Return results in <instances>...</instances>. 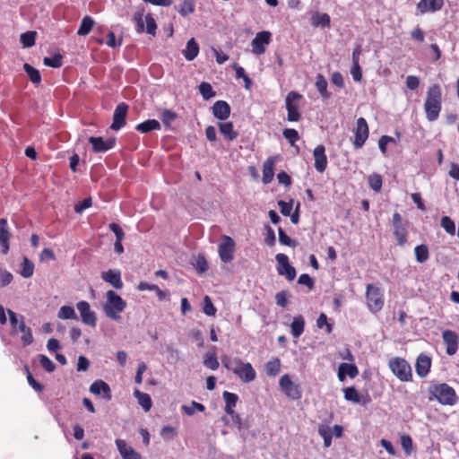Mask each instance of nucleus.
Segmentation results:
<instances>
[{
    "label": "nucleus",
    "mask_w": 459,
    "mask_h": 459,
    "mask_svg": "<svg viewBox=\"0 0 459 459\" xmlns=\"http://www.w3.org/2000/svg\"><path fill=\"white\" fill-rule=\"evenodd\" d=\"M221 363L228 370H231L244 383H250L256 377L255 370L249 362H243L239 358L222 355Z\"/></svg>",
    "instance_id": "obj_1"
},
{
    "label": "nucleus",
    "mask_w": 459,
    "mask_h": 459,
    "mask_svg": "<svg viewBox=\"0 0 459 459\" xmlns=\"http://www.w3.org/2000/svg\"><path fill=\"white\" fill-rule=\"evenodd\" d=\"M442 108V91L438 84H433L427 91V97L424 103L426 117L429 121H435L438 118Z\"/></svg>",
    "instance_id": "obj_2"
},
{
    "label": "nucleus",
    "mask_w": 459,
    "mask_h": 459,
    "mask_svg": "<svg viewBox=\"0 0 459 459\" xmlns=\"http://www.w3.org/2000/svg\"><path fill=\"white\" fill-rule=\"evenodd\" d=\"M430 400L435 399L442 405L456 404L458 397L455 389L446 383H432L428 388Z\"/></svg>",
    "instance_id": "obj_3"
},
{
    "label": "nucleus",
    "mask_w": 459,
    "mask_h": 459,
    "mask_svg": "<svg viewBox=\"0 0 459 459\" xmlns=\"http://www.w3.org/2000/svg\"><path fill=\"white\" fill-rule=\"evenodd\" d=\"M107 301L103 305V310L108 317L118 321L120 314L126 307V302L114 290H108L106 293Z\"/></svg>",
    "instance_id": "obj_4"
},
{
    "label": "nucleus",
    "mask_w": 459,
    "mask_h": 459,
    "mask_svg": "<svg viewBox=\"0 0 459 459\" xmlns=\"http://www.w3.org/2000/svg\"><path fill=\"white\" fill-rule=\"evenodd\" d=\"M388 366L393 374L402 382L411 380V368L410 364L402 358H393L389 360Z\"/></svg>",
    "instance_id": "obj_5"
},
{
    "label": "nucleus",
    "mask_w": 459,
    "mask_h": 459,
    "mask_svg": "<svg viewBox=\"0 0 459 459\" xmlns=\"http://www.w3.org/2000/svg\"><path fill=\"white\" fill-rule=\"evenodd\" d=\"M302 95L297 91H290L285 100V106L287 109V120L289 122H298L301 118V114L299 111V101Z\"/></svg>",
    "instance_id": "obj_6"
},
{
    "label": "nucleus",
    "mask_w": 459,
    "mask_h": 459,
    "mask_svg": "<svg viewBox=\"0 0 459 459\" xmlns=\"http://www.w3.org/2000/svg\"><path fill=\"white\" fill-rule=\"evenodd\" d=\"M366 298L368 307L370 311L377 313L384 306V296L381 290L373 284H368L366 289Z\"/></svg>",
    "instance_id": "obj_7"
},
{
    "label": "nucleus",
    "mask_w": 459,
    "mask_h": 459,
    "mask_svg": "<svg viewBox=\"0 0 459 459\" xmlns=\"http://www.w3.org/2000/svg\"><path fill=\"white\" fill-rule=\"evenodd\" d=\"M279 385L284 394L291 400H299L302 396L299 385L293 383L288 374L281 376Z\"/></svg>",
    "instance_id": "obj_8"
},
{
    "label": "nucleus",
    "mask_w": 459,
    "mask_h": 459,
    "mask_svg": "<svg viewBox=\"0 0 459 459\" xmlns=\"http://www.w3.org/2000/svg\"><path fill=\"white\" fill-rule=\"evenodd\" d=\"M236 244L234 240L229 236H223L221 242L218 247V253L221 260L227 264L234 259Z\"/></svg>",
    "instance_id": "obj_9"
},
{
    "label": "nucleus",
    "mask_w": 459,
    "mask_h": 459,
    "mask_svg": "<svg viewBox=\"0 0 459 459\" xmlns=\"http://www.w3.org/2000/svg\"><path fill=\"white\" fill-rule=\"evenodd\" d=\"M369 129L364 117H359L354 129L353 145L356 149H360L368 138Z\"/></svg>",
    "instance_id": "obj_10"
},
{
    "label": "nucleus",
    "mask_w": 459,
    "mask_h": 459,
    "mask_svg": "<svg viewBox=\"0 0 459 459\" xmlns=\"http://www.w3.org/2000/svg\"><path fill=\"white\" fill-rule=\"evenodd\" d=\"M277 272L280 275H284L288 281H293L296 277L295 268L290 264L289 257L285 254H277Z\"/></svg>",
    "instance_id": "obj_11"
},
{
    "label": "nucleus",
    "mask_w": 459,
    "mask_h": 459,
    "mask_svg": "<svg viewBox=\"0 0 459 459\" xmlns=\"http://www.w3.org/2000/svg\"><path fill=\"white\" fill-rule=\"evenodd\" d=\"M76 308L80 313L81 320L83 324L91 327H96L97 316L95 312L91 309V306L88 301H79L76 304Z\"/></svg>",
    "instance_id": "obj_12"
},
{
    "label": "nucleus",
    "mask_w": 459,
    "mask_h": 459,
    "mask_svg": "<svg viewBox=\"0 0 459 459\" xmlns=\"http://www.w3.org/2000/svg\"><path fill=\"white\" fill-rule=\"evenodd\" d=\"M272 40L270 31L263 30L258 32L251 42L252 52L255 55H262L265 52V45H269Z\"/></svg>",
    "instance_id": "obj_13"
},
{
    "label": "nucleus",
    "mask_w": 459,
    "mask_h": 459,
    "mask_svg": "<svg viewBox=\"0 0 459 459\" xmlns=\"http://www.w3.org/2000/svg\"><path fill=\"white\" fill-rule=\"evenodd\" d=\"M127 111L128 105L125 102H121L116 107L113 114V122L110 126L112 130L118 131L125 126Z\"/></svg>",
    "instance_id": "obj_14"
},
{
    "label": "nucleus",
    "mask_w": 459,
    "mask_h": 459,
    "mask_svg": "<svg viewBox=\"0 0 459 459\" xmlns=\"http://www.w3.org/2000/svg\"><path fill=\"white\" fill-rule=\"evenodd\" d=\"M442 339L446 345V352L449 356L455 355L459 348V336L452 330H445L442 333Z\"/></svg>",
    "instance_id": "obj_15"
},
{
    "label": "nucleus",
    "mask_w": 459,
    "mask_h": 459,
    "mask_svg": "<svg viewBox=\"0 0 459 459\" xmlns=\"http://www.w3.org/2000/svg\"><path fill=\"white\" fill-rule=\"evenodd\" d=\"M12 233L10 231L6 219H0V246L4 255H7L10 250V239Z\"/></svg>",
    "instance_id": "obj_16"
},
{
    "label": "nucleus",
    "mask_w": 459,
    "mask_h": 459,
    "mask_svg": "<svg viewBox=\"0 0 459 459\" xmlns=\"http://www.w3.org/2000/svg\"><path fill=\"white\" fill-rule=\"evenodd\" d=\"M89 142L92 145L94 152H105L111 150L116 144V138H108L104 140L102 137L91 136Z\"/></svg>",
    "instance_id": "obj_17"
},
{
    "label": "nucleus",
    "mask_w": 459,
    "mask_h": 459,
    "mask_svg": "<svg viewBox=\"0 0 459 459\" xmlns=\"http://www.w3.org/2000/svg\"><path fill=\"white\" fill-rule=\"evenodd\" d=\"M444 0H420L417 4V11L420 14L427 13H436L442 9Z\"/></svg>",
    "instance_id": "obj_18"
},
{
    "label": "nucleus",
    "mask_w": 459,
    "mask_h": 459,
    "mask_svg": "<svg viewBox=\"0 0 459 459\" xmlns=\"http://www.w3.org/2000/svg\"><path fill=\"white\" fill-rule=\"evenodd\" d=\"M315 159V169L319 173H323L327 167V157L325 155V148L323 144L317 145L313 152Z\"/></svg>",
    "instance_id": "obj_19"
},
{
    "label": "nucleus",
    "mask_w": 459,
    "mask_h": 459,
    "mask_svg": "<svg viewBox=\"0 0 459 459\" xmlns=\"http://www.w3.org/2000/svg\"><path fill=\"white\" fill-rule=\"evenodd\" d=\"M101 279L109 283L115 289L120 290L123 288V281L121 279V272L119 270H108L101 273Z\"/></svg>",
    "instance_id": "obj_20"
},
{
    "label": "nucleus",
    "mask_w": 459,
    "mask_h": 459,
    "mask_svg": "<svg viewBox=\"0 0 459 459\" xmlns=\"http://www.w3.org/2000/svg\"><path fill=\"white\" fill-rule=\"evenodd\" d=\"M116 445L120 455L122 456V459H142L141 455L133 447L127 446L125 440L117 439Z\"/></svg>",
    "instance_id": "obj_21"
},
{
    "label": "nucleus",
    "mask_w": 459,
    "mask_h": 459,
    "mask_svg": "<svg viewBox=\"0 0 459 459\" xmlns=\"http://www.w3.org/2000/svg\"><path fill=\"white\" fill-rule=\"evenodd\" d=\"M212 111L216 118L226 120L230 115V106L225 100H217L212 105Z\"/></svg>",
    "instance_id": "obj_22"
},
{
    "label": "nucleus",
    "mask_w": 459,
    "mask_h": 459,
    "mask_svg": "<svg viewBox=\"0 0 459 459\" xmlns=\"http://www.w3.org/2000/svg\"><path fill=\"white\" fill-rule=\"evenodd\" d=\"M90 392L95 395L103 393V397L107 401L111 400V390L109 385L101 379L95 380L90 386Z\"/></svg>",
    "instance_id": "obj_23"
},
{
    "label": "nucleus",
    "mask_w": 459,
    "mask_h": 459,
    "mask_svg": "<svg viewBox=\"0 0 459 459\" xmlns=\"http://www.w3.org/2000/svg\"><path fill=\"white\" fill-rule=\"evenodd\" d=\"M431 359L429 356L420 354L415 365L416 373L420 377H425L430 369Z\"/></svg>",
    "instance_id": "obj_24"
},
{
    "label": "nucleus",
    "mask_w": 459,
    "mask_h": 459,
    "mask_svg": "<svg viewBox=\"0 0 459 459\" xmlns=\"http://www.w3.org/2000/svg\"><path fill=\"white\" fill-rule=\"evenodd\" d=\"M276 159L274 157H269L263 165V182L264 184H269L274 176V165Z\"/></svg>",
    "instance_id": "obj_25"
},
{
    "label": "nucleus",
    "mask_w": 459,
    "mask_h": 459,
    "mask_svg": "<svg viewBox=\"0 0 459 459\" xmlns=\"http://www.w3.org/2000/svg\"><path fill=\"white\" fill-rule=\"evenodd\" d=\"M219 131L223 137L228 141H234L237 139L238 133L234 130L232 122H220L218 124Z\"/></svg>",
    "instance_id": "obj_26"
},
{
    "label": "nucleus",
    "mask_w": 459,
    "mask_h": 459,
    "mask_svg": "<svg viewBox=\"0 0 459 459\" xmlns=\"http://www.w3.org/2000/svg\"><path fill=\"white\" fill-rule=\"evenodd\" d=\"M203 363L207 368L212 370L218 369L220 363L217 359L215 346L212 347V349L204 354Z\"/></svg>",
    "instance_id": "obj_27"
},
{
    "label": "nucleus",
    "mask_w": 459,
    "mask_h": 459,
    "mask_svg": "<svg viewBox=\"0 0 459 459\" xmlns=\"http://www.w3.org/2000/svg\"><path fill=\"white\" fill-rule=\"evenodd\" d=\"M18 330L22 333L21 337L22 343L25 346H28L33 342L32 332L30 327H28L24 322V317L22 316L19 325H17Z\"/></svg>",
    "instance_id": "obj_28"
},
{
    "label": "nucleus",
    "mask_w": 459,
    "mask_h": 459,
    "mask_svg": "<svg viewBox=\"0 0 459 459\" xmlns=\"http://www.w3.org/2000/svg\"><path fill=\"white\" fill-rule=\"evenodd\" d=\"M222 397L225 401L224 411L226 414H233L234 407L238 401V396L234 393L224 391Z\"/></svg>",
    "instance_id": "obj_29"
},
{
    "label": "nucleus",
    "mask_w": 459,
    "mask_h": 459,
    "mask_svg": "<svg viewBox=\"0 0 459 459\" xmlns=\"http://www.w3.org/2000/svg\"><path fill=\"white\" fill-rule=\"evenodd\" d=\"M199 53V45L194 38L190 39L187 43L186 49L183 51L185 58L188 61L194 60Z\"/></svg>",
    "instance_id": "obj_30"
},
{
    "label": "nucleus",
    "mask_w": 459,
    "mask_h": 459,
    "mask_svg": "<svg viewBox=\"0 0 459 459\" xmlns=\"http://www.w3.org/2000/svg\"><path fill=\"white\" fill-rule=\"evenodd\" d=\"M135 129L138 132H141L143 134L149 133L153 130H160V124L156 119H148L143 123L138 124L135 126Z\"/></svg>",
    "instance_id": "obj_31"
},
{
    "label": "nucleus",
    "mask_w": 459,
    "mask_h": 459,
    "mask_svg": "<svg viewBox=\"0 0 459 459\" xmlns=\"http://www.w3.org/2000/svg\"><path fill=\"white\" fill-rule=\"evenodd\" d=\"M311 24L314 27L329 28L331 25L330 16L325 13H317L311 17Z\"/></svg>",
    "instance_id": "obj_32"
},
{
    "label": "nucleus",
    "mask_w": 459,
    "mask_h": 459,
    "mask_svg": "<svg viewBox=\"0 0 459 459\" xmlns=\"http://www.w3.org/2000/svg\"><path fill=\"white\" fill-rule=\"evenodd\" d=\"M304 328H305L304 317L302 316H295L293 318L292 323L290 324V330H291L292 336L295 338L299 337L303 333Z\"/></svg>",
    "instance_id": "obj_33"
},
{
    "label": "nucleus",
    "mask_w": 459,
    "mask_h": 459,
    "mask_svg": "<svg viewBox=\"0 0 459 459\" xmlns=\"http://www.w3.org/2000/svg\"><path fill=\"white\" fill-rule=\"evenodd\" d=\"M134 395L138 400L139 404L144 409L145 411L151 410L152 403L151 396L148 394L143 393L140 390L135 389L134 391Z\"/></svg>",
    "instance_id": "obj_34"
},
{
    "label": "nucleus",
    "mask_w": 459,
    "mask_h": 459,
    "mask_svg": "<svg viewBox=\"0 0 459 459\" xmlns=\"http://www.w3.org/2000/svg\"><path fill=\"white\" fill-rule=\"evenodd\" d=\"M414 255L416 261L420 264L427 262L429 258V247L425 244H420L415 247Z\"/></svg>",
    "instance_id": "obj_35"
},
{
    "label": "nucleus",
    "mask_w": 459,
    "mask_h": 459,
    "mask_svg": "<svg viewBox=\"0 0 459 459\" xmlns=\"http://www.w3.org/2000/svg\"><path fill=\"white\" fill-rule=\"evenodd\" d=\"M267 376L275 377L281 371V360L278 358H272L264 367Z\"/></svg>",
    "instance_id": "obj_36"
},
{
    "label": "nucleus",
    "mask_w": 459,
    "mask_h": 459,
    "mask_svg": "<svg viewBox=\"0 0 459 459\" xmlns=\"http://www.w3.org/2000/svg\"><path fill=\"white\" fill-rule=\"evenodd\" d=\"M94 25V21L91 16H84L81 22L80 27L78 29L77 34L80 36L88 35L92 30Z\"/></svg>",
    "instance_id": "obj_37"
},
{
    "label": "nucleus",
    "mask_w": 459,
    "mask_h": 459,
    "mask_svg": "<svg viewBox=\"0 0 459 459\" xmlns=\"http://www.w3.org/2000/svg\"><path fill=\"white\" fill-rule=\"evenodd\" d=\"M316 88L319 91L322 98H330V93L327 91V81L321 74H318L316 77Z\"/></svg>",
    "instance_id": "obj_38"
},
{
    "label": "nucleus",
    "mask_w": 459,
    "mask_h": 459,
    "mask_svg": "<svg viewBox=\"0 0 459 459\" xmlns=\"http://www.w3.org/2000/svg\"><path fill=\"white\" fill-rule=\"evenodd\" d=\"M23 69L32 83L39 84L41 82V75L38 69L28 63L23 65Z\"/></svg>",
    "instance_id": "obj_39"
},
{
    "label": "nucleus",
    "mask_w": 459,
    "mask_h": 459,
    "mask_svg": "<svg viewBox=\"0 0 459 459\" xmlns=\"http://www.w3.org/2000/svg\"><path fill=\"white\" fill-rule=\"evenodd\" d=\"M57 316L63 320L78 319L74 308L71 306H62L58 310Z\"/></svg>",
    "instance_id": "obj_40"
},
{
    "label": "nucleus",
    "mask_w": 459,
    "mask_h": 459,
    "mask_svg": "<svg viewBox=\"0 0 459 459\" xmlns=\"http://www.w3.org/2000/svg\"><path fill=\"white\" fill-rule=\"evenodd\" d=\"M394 235L396 238L397 245L400 247H403L407 242V230L403 225L394 226Z\"/></svg>",
    "instance_id": "obj_41"
},
{
    "label": "nucleus",
    "mask_w": 459,
    "mask_h": 459,
    "mask_svg": "<svg viewBox=\"0 0 459 459\" xmlns=\"http://www.w3.org/2000/svg\"><path fill=\"white\" fill-rule=\"evenodd\" d=\"M181 410L185 414L192 416L196 411L204 412L205 411V406L200 403L193 401L189 405H182Z\"/></svg>",
    "instance_id": "obj_42"
},
{
    "label": "nucleus",
    "mask_w": 459,
    "mask_h": 459,
    "mask_svg": "<svg viewBox=\"0 0 459 459\" xmlns=\"http://www.w3.org/2000/svg\"><path fill=\"white\" fill-rule=\"evenodd\" d=\"M369 187L376 193H379L382 189L383 179L381 175L373 173L368 178Z\"/></svg>",
    "instance_id": "obj_43"
},
{
    "label": "nucleus",
    "mask_w": 459,
    "mask_h": 459,
    "mask_svg": "<svg viewBox=\"0 0 459 459\" xmlns=\"http://www.w3.org/2000/svg\"><path fill=\"white\" fill-rule=\"evenodd\" d=\"M21 267V275L22 277L30 278L32 276L34 273V264L30 259L24 257L22 262Z\"/></svg>",
    "instance_id": "obj_44"
},
{
    "label": "nucleus",
    "mask_w": 459,
    "mask_h": 459,
    "mask_svg": "<svg viewBox=\"0 0 459 459\" xmlns=\"http://www.w3.org/2000/svg\"><path fill=\"white\" fill-rule=\"evenodd\" d=\"M43 64L52 68H59L63 65V56L61 54H55L52 57H44Z\"/></svg>",
    "instance_id": "obj_45"
},
{
    "label": "nucleus",
    "mask_w": 459,
    "mask_h": 459,
    "mask_svg": "<svg viewBox=\"0 0 459 459\" xmlns=\"http://www.w3.org/2000/svg\"><path fill=\"white\" fill-rule=\"evenodd\" d=\"M36 36V31H27L21 35L20 41L24 48H30L35 44Z\"/></svg>",
    "instance_id": "obj_46"
},
{
    "label": "nucleus",
    "mask_w": 459,
    "mask_h": 459,
    "mask_svg": "<svg viewBox=\"0 0 459 459\" xmlns=\"http://www.w3.org/2000/svg\"><path fill=\"white\" fill-rule=\"evenodd\" d=\"M318 433L324 439V446L329 447L332 444L331 429L326 425H320L318 427Z\"/></svg>",
    "instance_id": "obj_47"
},
{
    "label": "nucleus",
    "mask_w": 459,
    "mask_h": 459,
    "mask_svg": "<svg viewBox=\"0 0 459 459\" xmlns=\"http://www.w3.org/2000/svg\"><path fill=\"white\" fill-rule=\"evenodd\" d=\"M278 235H279V242L283 246H288L290 247H295L298 243L292 239L290 237H289L286 232L280 227L278 229Z\"/></svg>",
    "instance_id": "obj_48"
},
{
    "label": "nucleus",
    "mask_w": 459,
    "mask_h": 459,
    "mask_svg": "<svg viewBox=\"0 0 459 459\" xmlns=\"http://www.w3.org/2000/svg\"><path fill=\"white\" fill-rule=\"evenodd\" d=\"M195 12V2L194 0H184L180 5L178 13L186 17Z\"/></svg>",
    "instance_id": "obj_49"
},
{
    "label": "nucleus",
    "mask_w": 459,
    "mask_h": 459,
    "mask_svg": "<svg viewBox=\"0 0 459 459\" xmlns=\"http://www.w3.org/2000/svg\"><path fill=\"white\" fill-rule=\"evenodd\" d=\"M199 91L204 100H209L215 96V91L209 82H202L199 85Z\"/></svg>",
    "instance_id": "obj_50"
},
{
    "label": "nucleus",
    "mask_w": 459,
    "mask_h": 459,
    "mask_svg": "<svg viewBox=\"0 0 459 459\" xmlns=\"http://www.w3.org/2000/svg\"><path fill=\"white\" fill-rule=\"evenodd\" d=\"M344 398L356 403L360 402L359 394L354 386L346 387L344 390Z\"/></svg>",
    "instance_id": "obj_51"
},
{
    "label": "nucleus",
    "mask_w": 459,
    "mask_h": 459,
    "mask_svg": "<svg viewBox=\"0 0 459 459\" xmlns=\"http://www.w3.org/2000/svg\"><path fill=\"white\" fill-rule=\"evenodd\" d=\"M441 227L450 235L455 234V225L453 220L448 216H443L441 219Z\"/></svg>",
    "instance_id": "obj_52"
},
{
    "label": "nucleus",
    "mask_w": 459,
    "mask_h": 459,
    "mask_svg": "<svg viewBox=\"0 0 459 459\" xmlns=\"http://www.w3.org/2000/svg\"><path fill=\"white\" fill-rule=\"evenodd\" d=\"M203 311L205 315L209 316H215L216 312H217V309L216 307L213 306L212 304V301L211 299V298L209 296H204V307H203Z\"/></svg>",
    "instance_id": "obj_53"
},
{
    "label": "nucleus",
    "mask_w": 459,
    "mask_h": 459,
    "mask_svg": "<svg viewBox=\"0 0 459 459\" xmlns=\"http://www.w3.org/2000/svg\"><path fill=\"white\" fill-rule=\"evenodd\" d=\"M401 446L407 455H410L413 451V442L409 435L401 437Z\"/></svg>",
    "instance_id": "obj_54"
},
{
    "label": "nucleus",
    "mask_w": 459,
    "mask_h": 459,
    "mask_svg": "<svg viewBox=\"0 0 459 459\" xmlns=\"http://www.w3.org/2000/svg\"><path fill=\"white\" fill-rule=\"evenodd\" d=\"M143 14H144L143 8L139 9L134 14V21L135 22V24H136V30L139 33H141L144 30Z\"/></svg>",
    "instance_id": "obj_55"
},
{
    "label": "nucleus",
    "mask_w": 459,
    "mask_h": 459,
    "mask_svg": "<svg viewBox=\"0 0 459 459\" xmlns=\"http://www.w3.org/2000/svg\"><path fill=\"white\" fill-rule=\"evenodd\" d=\"M282 134L288 142L293 145L297 141L299 140V133L296 129L293 128H286L283 130Z\"/></svg>",
    "instance_id": "obj_56"
},
{
    "label": "nucleus",
    "mask_w": 459,
    "mask_h": 459,
    "mask_svg": "<svg viewBox=\"0 0 459 459\" xmlns=\"http://www.w3.org/2000/svg\"><path fill=\"white\" fill-rule=\"evenodd\" d=\"M39 363H40L41 367L47 372L50 373L56 369V365L54 364V362L49 358H48L46 355L40 354L39 356Z\"/></svg>",
    "instance_id": "obj_57"
},
{
    "label": "nucleus",
    "mask_w": 459,
    "mask_h": 459,
    "mask_svg": "<svg viewBox=\"0 0 459 459\" xmlns=\"http://www.w3.org/2000/svg\"><path fill=\"white\" fill-rule=\"evenodd\" d=\"M341 369L344 370L346 376H349L351 378H354L359 374V369L356 365L350 363H342Z\"/></svg>",
    "instance_id": "obj_58"
},
{
    "label": "nucleus",
    "mask_w": 459,
    "mask_h": 459,
    "mask_svg": "<svg viewBox=\"0 0 459 459\" xmlns=\"http://www.w3.org/2000/svg\"><path fill=\"white\" fill-rule=\"evenodd\" d=\"M25 370L27 373V380L29 385L37 392H41L43 390V385L39 383L30 373L29 368L25 366Z\"/></svg>",
    "instance_id": "obj_59"
},
{
    "label": "nucleus",
    "mask_w": 459,
    "mask_h": 459,
    "mask_svg": "<svg viewBox=\"0 0 459 459\" xmlns=\"http://www.w3.org/2000/svg\"><path fill=\"white\" fill-rule=\"evenodd\" d=\"M146 22V32L151 35H155L157 30V24L151 13L145 15Z\"/></svg>",
    "instance_id": "obj_60"
},
{
    "label": "nucleus",
    "mask_w": 459,
    "mask_h": 459,
    "mask_svg": "<svg viewBox=\"0 0 459 459\" xmlns=\"http://www.w3.org/2000/svg\"><path fill=\"white\" fill-rule=\"evenodd\" d=\"M278 205L281 209V212L284 216H290L293 207V200L290 199L289 202L280 200Z\"/></svg>",
    "instance_id": "obj_61"
},
{
    "label": "nucleus",
    "mask_w": 459,
    "mask_h": 459,
    "mask_svg": "<svg viewBox=\"0 0 459 459\" xmlns=\"http://www.w3.org/2000/svg\"><path fill=\"white\" fill-rule=\"evenodd\" d=\"M92 205V200L91 197L84 198L82 201L75 204L74 212L76 213H82L85 209L90 208Z\"/></svg>",
    "instance_id": "obj_62"
},
{
    "label": "nucleus",
    "mask_w": 459,
    "mask_h": 459,
    "mask_svg": "<svg viewBox=\"0 0 459 459\" xmlns=\"http://www.w3.org/2000/svg\"><path fill=\"white\" fill-rule=\"evenodd\" d=\"M316 326L318 328H323L324 326L326 327V332L330 333L333 330V325L328 323L327 316L325 314L321 313L316 320Z\"/></svg>",
    "instance_id": "obj_63"
},
{
    "label": "nucleus",
    "mask_w": 459,
    "mask_h": 459,
    "mask_svg": "<svg viewBox=\"0 0 459 459\" xmlns=\"http://www.w3.org/2000/svg\"><path fill=\"white\" fill-rule=\"evenodd\" d=\"M275 301L281 307H286L288 306V291L281 290L275 295Z\"/></svg>",
    "instance_id": "obj_64"
}]
</instances>
